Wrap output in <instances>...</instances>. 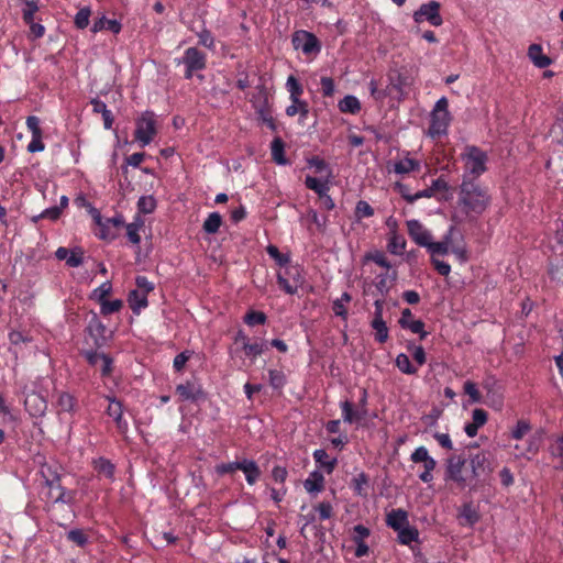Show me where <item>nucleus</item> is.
Returning a JSON list of instances; mask_svg holds the SVG:
<instances>
[{
  "instance_id": "17",
  "label": "nucleus",
  "mask_w": 563,
  "mask_h": 563,
  "mask_svg": "<svg viewBox=\"0 0 563 563\" xmlns=\"http://www.w3.org/2000/svg\"><path fill=\"white\" fill-rule=\"evenodd\" d=\"M372 328L375 330V339L384 343L388 339V328L383 319V303L375 301V314L372 321Z\"/></svg>"
},
{
  "instance_id": "54",
  "label": "nucleus",
  "mask_w": 563,
  "mask_h": 563,
  "mask_svg": "<svg viewBox=\"0 0 563 563\" xmlns=\"http://www.w3.org/2000/svg\"><path fill=\"white\" fill-rule=\"evenodd\" d=\"M67 538L79 547H84L88 541L86 533L79 529L70 530Z\"/></svg>"
},
{
  "instance_id": "43",
  "label": "nucleus",
  "mask_w": 563,
  "mask_h": 563,
  "mask_svg": "<svg viewBox=\"0 0 563 563\" xmlns=\"http://www.w3.org/2000/svg\"><path fill=\"white\" fill-rule=\"evenodd\" d=\"M398 539L402 544H409L415 541L418 537V532L416 529L409 527V525L402 527V529L397 530Z\"/></svg>"
},
{
  "instance_id": "46",
  "label": "nucleus",
  "mask_w": 563,
  "mask_h": 563,
  "mask_svg": "<svg viewBox=\"0 0 563 563\" xmlns=\"http://www.w3.org/2000/svg\"><path fill=\"white\" fill-rule=\"evenodd\" d=\"M374 216V209L364 200H360L355 207L356 221Z\"/></svg>"
},
{
  "instance_id": "64",
  "label": "nucleus",
  "mask_w": 563,
  "mask_h": 563,
  "mask_svg": "<svg viewBox=\"0 0 563 563\" xmlns=\"http://www.w3.org/2000/svg\"><path fill=\"white\" fill-rule=\"evenodd\" d=\"M551 136L558 143L563 144V118L559 119L551 129Z\"/></svg>"
},
{
  "instance_id": "44",
  "label": "nucleus",
  "mask_w": 563,
  "mask_h": 563,
  "mask_svg": "<svg viewBox=\"0 0 563 563\" xmlns=\"http://www.w3.org/2000/svg\"><path fill=\"white\" fill-rule=\"evenodd\" d=\"M428 252L434 257V255H446L450 252L449 242H432L430 240L429 245L426 246Z\"/></svg>"
},
{
  "instance_id": "6",
  "label": "nucleus",
  "mask_w": 563,
  "mask_h": 563,
  "mask_svg": "<svg viewBox=\"0 0 563 563\" xmlns=\"http://www.w3.org/2000/svg\"><path fill=\"white\" fill-rule=\"evenodd\" d=\"M397 187L401 196L410 202L424 197H437L438 199L442 200L449 199L452 196L450 188L443 178H437L433 180L431 187L424 190H419L413 195H411L408 189L399 183H397Z\"/></svg>"
},
{
  "instance_id": "31",
  "label": "nucleus",
  "mask_w": 563,
  "mask_h": 563,
  "mask_svg": "<svg viewBox=\"0 0 563 563\" xmlns=\"http://www.w3.org/2000/svg\"><path fill=\"white\" fill-rule=\"evenodd\" d=\"M338 107L343 113L355 114L361 110V102L355 96L349 95L340 100Z\"/></svg>"
},
{
  "instance_id": "3",
  "label": "nucleus",
  "mask_w": 563,
  "mask_h": 563,
  "mask_svg": "<svg viewBox=\"0 0 563 563\" xmlns=\"http://www.w3.org/2000/svg\"><path fill=\"white\" fill-rule=\"evenodd\" d=\"M276 278L278 286L288 295L297 294L305 284L303 269L297 264H289L285 268H279Z\"/></svg>"
},
{
  "instance_id": "15",
  "label": "nucleus",
  "mask_w": 563,
  "mask_h": 563,
  "mask_svg": "<svg viewBox=\"0 0 563 563\" xmlns=\"http://www.w3.org/2000/svg\"><path fill=\"white\" fill-rule=\"evenodd\" d=\"M406 224L408 234L416 244L423 247L429 245L430 240H432V234L420 221L412 219L408 220Z\"/></svg>"
},
{
  "instance_id": "9",
  "label": "nucleus",
  "mask_w": 563,
  "mask_h": 563,
  "mask_svg": "<svg viewBox=\"0 0 563 563\" xmlns=\"http://www.w3.org/2000/svg\"><path fill=\"white\" fill-rule=\"evenodd\" d=\"M292 46L301 51L305 55H317L321 51V45L317 36L308 31L300 30L292 34Z\"/></svg>"
},
{
  "instance_id": "34",
  "label": "nucleus",
  "mask_w": 563,
  "mask_h": 563,
  "mask_svg": "<svg viewBox=\"0 0 563 563\" xmlns=\"http://www.w3.org/2000/svg\"><path fill=\"white\" fill-rule=\"evenodd\" d=\"M58 413L73 412L75 410V398L68 393H60L56 401Z\"/></svg>"
},
{
  "instance_id": "25",
  "label": "nucleus",
  "mask_w": 563,
  "mask_h": 563,
  "mask_svg": "<svg viewBox=\"0 0 563 563\" xmlns=\"http://www.w3.org/2000/svg\"><path fill=\"white\" fill-rule=\"evenodd\" d=\"M144 225H145V221L140 214H136L134 217L133 221L131 223L126 224V227H125L126 235L131 243L136 244V245L140 244L141 236H140L139 232L144 228Z\"/></svg>"
},
{
  "instance_id": "51",
  "label": "nucleus",
  "mask_w": 563,
  "mask_h": 563,
  "mask_svg": "<svg viewBox=\"0 0 563 563\" xmlns=\"http://www.w3.org/2000/svg\"><path fill=\"white\" fill-rule=\"evenodd\" d=\"M96 470L106 477L111 478L114 473V466L106 459H99L95 462Z\"/></svg>"
},
{
  "instance_id": "5",
  "label": "nucleus",
  "mask_w": 563,
  "mask_h": 563,
  "mask_svg": "<svg viewBox=\"0 0 563 563\" xmlns=\"http://www.w3.org/2000/svg\"><path fill=\"white\" fill-rule=\"evenodd\" d=\"M449 102L445 97L440 98L432 112L431 122L429 126V135L437 137L446 133L451 122V115L449 112Z\"/></svg>"
},
{
  "instance_id": "16",
  "label": "nucleus",
  "mask_w": 563,
  "mask_h": 563,
  "mask_svg": "<svg viewBox=\"0 0 563 563\" xmlns=\"http://www.w3.org/2000/svg\"><path fill=\"white\" fill-rule=\"evenodd\" d=\"M468 468L471 473V481L473 478L486 477L492 472L486 453L479 452L473 455L470 459Z\"/></svg>"
},
{
  "instance_id": "21",
  "label": "nucleus",
  "mask_w": 563,
  "mask_h": 563,
  "mask_svg": "<svg viewBox=\"0 0 563 563\" xmlns=\"http://www.w3.org/2000/svg\"><path fill=\"white\" fill-rule=\"evenodd\" d=\"M176 393L181 401H196L203 396L201 387L194 382H186L176 387Z\"/></svg>"
},
{
  "instance_id": "61",
  "label": "nucleus",
  "mask_w": 563,
  "mask_h": 563,
  "mask_svg": "<svg viewBox=\"0 0 563 563\" xmlns=\"http://www.w3.org/2000/svg\"><path fill=\"white\" fill-rule=\"evenodd\" d=\"M283 152H284V145L280 140H274L272 143V156L275 162L278 164H283Z\"/></svg>"
},
{
  "instance_id": "55",
  "label": "nucleus",
  "mask_w": 563,
  "mask_h": 563,
  "mask_svg": "<svg viewBox=\"0 0 563 563\" xmlns=\"http://www.w3.org/2000/svg\"><path fill=\"white\" fill-rule=\"evenodd\" d=\"M244 321L251 327L263 324L266 321V316L263 312L251 311L245 316Z\"/></svg>"
},
{
  "instance_id": "7",
  "label": "nucleus",
  "mask_w": 563,
  "mask_h": 563,
  "mask_svg": "<svg viewBox=\"0 0 563 563\" xmlns=\"http://www.w3.org/2000/svg\"><path fill=\"white\" fill-rule=\"evenodd\" d=\"M468 465L461 456L453 455L448 459L445 467V481H452L460 487H465L471 482Z\"/></svg>"
},
{
  "instance_id": "30",
  "label": "nucleus",
  "mask_w": 563,
  "mask_h": 563,
  "mask_svg": "<svg viewBox=\"0 0 563 563\" xmlns=\"http://www.w3.org/2000/svg\"><path fill=\"white\" fill-rule=\"evenodd\" d=\"M313 459L328 474H331L336 465V459H330L328 453L322 449H318L313 452Z\"/></svg>"
},
{
  "instance_id": "42",
  "label": "nucleus",
  "mask_w": 563,
  "mask_h": 563,
  "mask_svg": "<svg viewBox=\"0 0 563 563\" xmlns=\"http://www.w3.org/2000/svg\"><path fill=\"white\" fill-rule=\"evenodd\" d=\"M90 15L91 10L89 7L81 8L75 15V25L80 30L86 29L89 25Z\"/></svg>"
},
{
  "instance_id": "4",
  "label": "nucleus",
  "mask_w": 563,
  "mask_h": 563,
  "mask_svg": "<svg viewBox=\"0 0 563 563\" xmlns=\"http://www.w3.org/2000/svg\"><path fill=\"white\" fill-rule=\"evenodd\" d=\"M90 216L99 229L96 235L104 241H113L118 236L119 229L124 225V218L121 214L103 219L98 209H91Z\"/></svg>"
},
{
  "instance_id": "8",
  "label": "nucleus",
  "mask_w": 563,
  "mask_h": 563,
  "mask_svg": "<svg viewBox=\"0 0 563 563\" xmlns=\"http://www.w3.org/2000/svg\"><path fill=\"white\" fill-rule=\"evenodd\" d=\"M177 64H183L186 67L185 78L190 79L195 71L202 70L207 65V56L197 47H189L185 51L184 56L176 60Z\"/></svg>"
},
{
  "instance_id": "14",
  "label": "nucleus",
  "mask_w": 563,
  "mask_h": 563,
  "mask_svg": "<svg viewBox=\"0 0 563 563\" xmlns=\"http://www.w3.org/2000/svg\"><path fill=\"white\" fill-rule=\"evenodd\" d=\"M465 167L475 175H481L486 172V154L477 147H470L465 154Z\"/></svg>"
},
{
  "instance_id": "11",
  "label": "nucleus",
  "mask_w": 563,
  "mask_h": 563,
  "mask_svg": "<svg viewBox=\"0 0 563 563\" xmlns=\"http://www.w3.org/2000/svg\"><path fill=\"white\" fill-rule=\"evenodd\" d=\"M306 186L318 194L324 209L332 210L334 208V202L328 194L330 190L329 178H306Z\"/></svg>"
},
{
  "instance_id": "28",
  "label": "nucleus",
  "mask_w": 563,
  "mask_h": 563,
  "mask_svg": "<svg viewBox=\"0 0 563 563\" xmlns=\"http://www.w3.org/2000/svg\"><path fill=\"white\" fill-rule=\"evenodd\" d=\"M528 55L532 63L539 68H544L551 64V59L542 53V47L538 44L530 45Z\"/></svg>"
},
{
  "instance_id": "20",
  "label": "nucleus",
  "mask_w": 563,
  "mask_h": 563,
  "mask_svg": "<svg viewBox=\"0 0 563 563\" xmlns=\"http://www.w3.org/2000/svg\"><path fill=\"white\" fill-rule=\"evenodd\" d=\"M107 399L109 400V406L107 408L108 416L113 418V420L115 421L117 428L121 433L126 432L128 422L122 418V415H123L122 404L120 401H118L117 399L111 398L109 396H107Z\"/></svg>"
},
{
  "instance_id": "56",
  "label": "nucleus",
  "mask_w": 563,
  "mask_h": 563,
  "mask_svg": "<svg viewBox=\"0 0 563 563\" xmlns=\"http://www.w3.org/2000/svg\"><path fill=\"white\" fill-rule=\"evenodd\" d=\"M199 44L213 49L214 48V37L212 36L211 32L207 29H203L198 33Z\"/></svg>"
},
{
  "instance_id": "22",
  "label": "nucleus",
  "mask_w": 563,
  "mask_h": 563,
  "mask_svg": "<svg viewBox=\"0 0 563 563\" xmlns=\"http://www.w3.org/2000/svg\"><path fill=\"white\" fill-rule=\"evenodd\" d=\"M303 487L310 495H317L324 488V476L319 471L311 472L303 482Z\"/></svg>"
},
{
  "instance_id": "40",
  "label": "nucleus",
  "mask_w": 563,
  "mask_h": 563,
  "mask_svg": "<svg viewBox=\"0 0 563 563\" xmlns=\"http://www.w3.org/2000/svg\"><path fill=\"white\" fill-rule=\"evenodd\" d=\"M396 366L405 374L412 375L417 373V368L411 364L408 355L400 353L396 357Z\"/></svg>"
},
{
  "instance_id": "19",
  "label": "nucleus",
  "mask_w": 563,
  "mask_h": 563,
  "mask_svg": "<svg viewBox=\"0 0 563 563\" xmlns=\"http://www.w3.org/2000/svg\"><path fill=\"white\" fill-rule=\"evenodd\" d=\"M399 323L404 329H408L412 333L420 334L421 339H424L428 334L424 331V323L421 320L413 319V316L409 309L402 310Z\"/></svg>"
},
{
  "instance_id": "10",
  "label": "nucleus",
  "mask_w": 563,
  "mask_h": 563,
  "mask_svg": "<svg viewBox=\"0 0 563 563\" xmlns=\"http://www.w3.org/2000/svg\"><path fill=\"white\" fill-rule=\"evenodd\" d=\"M410 459L413 463L422 464L423 472L419 475V478L423 483H430L433 479L432 472L437 466V462L429 455L428 450L424 446H419L412 452Z\"/></svg>"
},
{
  "instance_id": "36",
  "label": "nucleus",
  "mask_w": 563,
  "mask_h": 563,
  "mask_svg": "<svg viewBox=\"0 0 563 563\" xmlns=\"http://www.w3.org/2000/svg\"><path fill=\"white\" fill-rule=\"evenodd\" d=\"M156 209V200L153 196H142L137 201V214H150Z\"/></svg>"
},
{
  "instance_id": "48",
  "label": "nucleus",
  "mask_w": 563,
  "mask_h": 563,
  "mask_svg": "<svg viewBox=\"0 0 563 563\" xmlns=\"http://www.w3.org/2000/svg\"><path fill=\"white\" fill-rule=\"evenodd\" d=\"M99 303L101 306V309H100L101 313L104 316L118 312L123 306V302L120 299H115V300H111V301L106 299L104 301H101Z\"/></svg>"
},
{
  "instance_id": "24",
  "label": "nucleus",
  "mask_w": 563,
  "mask_h": 563,
  "mask_svg": "<svg viewBox=\"0 0 563 563\" xmlns=\"http://www.w3.org/2000/svg\"><path fill=\"white\" fill-rule=\"evenodd\" d=\"M394 172L397 174L420 172V162L407 155L394 164Z\"/></svg>"
},
{
  "instance_id": "2",
  "label": "nucleus",
  "mask_w": 563,
  "mask_h": 563,
  "mask_svg": "<svg viewBox=\"0 0 563 563\" xmlns=\"http://www.w3.org/2000/svg\"><path fill=\"white\" fill-rule=\"evenodd\" d=\"M158 128V118L153 111L142 112L135 119L134 141L145 147L155 139Z\"/></svg>"
},
{
  "instance_id": "38",
  "label": "nucleus",
  "mask_w": 563,
  "mask_h": 563,
  "mask_svg": "<svg viewBox=\"0 0 563 563\" xmlns=\"http://www.w3.org/2000/svg\"><path fill=\"white\" fill-rule=\"evenodd\" d=\"M266 251L268 255L280 266V268H285L290 264L289 255L280 253L277 246L271 244L267 246Z\"/></svg>"
},
{
  "instance_id": "52",
  "label": "nucleus",
  "mask_w": 563,
  "mask_h": 563,
  "mask_svg": "<svg viewBox=\"0 0 563 563\" xmlns=\"http://www.w3.org/2000/svg\"><path fill=\"white\" fill-rule=\"evenodd\" d=\"M464 391L470 396L472 402H481L482 395L475 383L467 380L464 383Z\"/></svg>"
},
{
  "instance_id": "63",
  "label": "nucleus",
  "mask_w": 563,
  "mask_h": 563,
  "mask_svg": "<svg viewBox=\"0 0 563 563\" xmlns=\"http://www.w3.org/2000/svg\"><path fill=\"white\" fill-rule=\"evenodd\" d=\"M487 412L483 409H474L472 412V422L478 428L483 427L487 422Z\"/></svg>"
},
{
  "instance_id": "13",
  "label": "nucleus",
  "mask_w": 563,
  "mask_h": 563,
  "mask_svg": "<svg viewBox=\"0 0 563 563\" xmlns=\"http://www.w3.org/2000/svg\"><path fill=\"white\" fill-rule=\"evenodd\" d=\"M486 390L485 404L495 410H501L504 406V393L501 386L494 379L487 378L483 383Z\"/></svg>"
},
{
  "instance_id": "62",
  "label": "nucleus",
  "mask_w": 563,
  "mask_h": 563,
  "mask_svg": "<svg viewBox=\"0 0 563 563\" xmlns=\"http://www.w3.org/2000/svg\"><path fill=\"white\" fill-rule=\"evenodd\" d=\"M26 126L31 131L32 136H42V130L40 128V119L35 115H30L26 119Z\"/></svg>"
},
{
  "instance_id": "50",
  "label": "nucleus",
  "mask_w": 563,
  "mask_h": 563,
  "mask_svg": "<svg viewBox=\"0 0 563 563\" xmlns=\"http://www.w3.org/2000/svg\"><path fill=\"white\" fill-rule=\"evenodd\" d=\"M366 260L372 261L375 264H377L380 267H384L386 269H389L391 267L389 261L387 260L385 254L380 251H375V252L368 253L366 255Z\"/></svg>"
},
{
  "instance_id": "26",
  "label": "nucleus",
  "mask_w": 563,
  "mask_h": 563,
  "mask_svg": "<svg viewBox=\"0 0 563 563\" xmlns=\"http://www.w3.org/2000/svg\"><path fill=\"white\" fill-rule=\"evenodd\" d=\"M309 113V106L307 101L297 99L291 100V104L286 108V114L288 117H295L299 114V122L303 123Z\"/></svg>"
},
{
  "instance_id": "35",
  "label": "nucleus",
  "mask_w": 563,
  "mask_h": 563,
  "mask_svg": "<svg viewBox=\"0 0 563 563\" xmlns=\"http://www.w3.org/2000/svg\"><path fill=\"white\" fill-rule=\"evenodd\" d=\"M341 409L343 421L347 423L360 421L364 416V413L354 410L352 404L347 400L341 404Z\"/></svg>"
},
{
  "instance_id": "33",
  "label": "nucleus",
  "mask_w": 563,
  "mask_h": 563,
  "mask_svg": "<svg viewBox=\"0 0 563 563\" xmlns=\"http://www.w3.org/2000/svg\"><path fill=\"white\" fill-rule=\"evenodd\" d=\"M460 518L463 525L473 526L479 520V515L472 504H465L461 508Z\"/></svg>"
},
{
  "instance_id": "59",
  "label": "nucleus",
  "mask_w": 563,
  "mask_h": 563,
  "mask_svg": "<svg viewBox=\"0 0 563 563\" xmlns=\"http://www.w3.org/2000/svg\"><path fill=\"white\" fill-rule=\"evenodd\" d=\"M82 263V251L80 249H74L69 252L66 260V264L70 267H78Z\"/></svg>"
},
{
  "instance_id": "45",
  "label": "nucleus",
  "mask_w": 563,
  "mask_h": 563,
  "mask_svg": "<svg viewBox=\"0 0 563 563\" xmlns=\"http://www.w3.org/2000/svg\"><path fill=\"white\" fill-rule=\"evenodd\" d=\"M111 291H112L111 283L104 282L92 291L91 298L97 300L98 302H101L107 299V296H109L111 294Z\"/></svg>"
},
{
  "instance_id": "18",
  "label": "nucleus",
  "mask_w": 563,
  "mask_h": 563,
  "mask_svg": "<svg viewBox=\"0 0 563 563\" xmlns=\"http://www.w3.org/2000/svg\"><path fill=\"white\" fill-rule=\"evenodd\" d=\"M24 405L25 409L32 417H42L47 409L46 399L36 393L27 395L25 397Z\"/></svg>"
},
{
  "instance_id": "27",
  "label": "nucleus",
  "mask_w": 563,
  "mask_h": 563,
  "mask_svg": "<svg viewBox=\"0 0 563 563\" xmlns=\"http://www.w3.org/2000/svg\"><path fill=\"white\" fill-rule=\"evenodd\" d=\"M386 522L390 528H393L396 531L402 529V527L408 525L407 512L402 509L391 510L387 515Z\"/></svg>"
},
{
  "instance_id": "58",
  "label": "nucleus",
  "mask_w": 563,
  "mask_h": 563,
  "mask_svg": "<svg viewBox=\"0 0 563 563\" xmlns=\"http://www.w3.org/2000/svg\"><path fill=\"white\" fill-rule=\"evenodd\" d=\"M369 530L363 525H356L353 528L352 539L355 543L365 542V539L368 538Z\"/></svg>"
},
{
  "instance_id": "29",
  "label": "nucleus",
  "mask_w": 563,
  "mask_h": 563,
  "mask_svg": "<svg viewBox=\"0 0 563 563\" xmlns=\"http://www.w3.org/2000/svg\"><path fill=\"white\" fill-rule=\"evenodd\" d=\"M129 305L134 312H140L147 306V295L144 291L131 290L128 298Z\"/></svg>"
},
{
  "instance_id": "53",
  "label": "nucleus",
  "mask_w": 563,
  "mask_h": 563,
  "mask_svg": "<svg viewBox=\"0 0 563 563\" xmlns=\"http://www.w3.org/2000/svg\"><path fill=\"white\" fill-rule=\"evenodd\" d=\"M308 166L313 170V173L322 174L328 172V164L319 156L309 158Z\"/></svg>"
},
{
  "instance_id": "12",
  "label": "nucleus",
  "mask_w": 563,
  "mask_h": 563,
  "mask_svg": "<svg viewBox=\"0 0 563 563\" xmlns=\"http://www.w3.org/2000/svg\"><path fill=\"white\" fill-rule=\"evenodd\" d=\"M413 20L417 23L428 21L433 26H440L443 22L440 15V3L430 1L422 4L413 14Z\"/></svg>"
},
{
  "instance_id": "37",
  "label": "nucleus",
  "mask_w": 563,
  "mask_h": 563,
  "mask_svg": "<svg viewBox=\"0 0 563 563\" xmlns=\"http://www.w3.org/2000/svg\"><path fill=\"white\" fill-rule=\"evenodd\" d=\"M221 224H222V218H221L220 213L212 212L205 220L203 230L209 234H213L219 231Z\"/></svg>"
},
{
  "instance_id": "23",
  "label": "nucleus",
  "mask_w": 563,
  "mask_h": 563,
  "mask_svg": "<svg viewBox=\"0 0 563 563\" xmlns=\"http://www.w3.org/2000/svg\"><path fill=\"white\" fill-rule=\"evenodd\" d=\"M122 25L118 20L107 19L104 15H102L95 20L91 26V32L98 33L102 30H109L112 33L118 34L120 33Z\"/></svg>"
},
{
  "instance_id": "47",
  "label": "nucleus",
  "mask_w": 563,
  "mask_h": 563,
  "mask_svg": "<svg viewBox=\"0 0 563 563\" xmlns=\"http://www.w3.org/2000/svg\"><path fill=\"white\" fill-rule=\"evenodd\" d=\"M269 384L275 389H282L286 384V376L282 371L271 369L268 372Z\"/></svg>"
},
{
  "instance_id": "60",
  "label": "nucleus",
  "mask_w": 563,
  "mask_h": 563,
  "mask_svg": "<svg viewBox=\"0 0 563 563\" xmlns=\"http://www.w3.org/2000/svg\"><path fill=\"white\" fill-rule=\"evenodd\" d=\"M191 354H192V352L185 351V352H181L178 355H176L174 358V363H173L175 371L180 372L185 367V365L188 362V360L190 358Z\"/></svg>"
},
{
  "instance_id": "41",
  "label": "nucleus",
  "mask_w": 563,
  "mask_h": 563,
  "mask_svg": "<svg viewBox=\"0 0 563 563\" xmlns=\"http://www.w3.org/2000/svg\"><path fill=\"white\" fill-rule=\"evenodd\" d=\"M286 87L289 92L290 100L300 99V96L302 95L303 89L294 76L288 77Z\"/></svg>"
},
{
  "instance_id": "57",
  "label": "nucleus",
  "mask_w": 563,
  "mask_h": 563,
  "mask_svg": "<svg viewBox=\"0 0 563 563\" xmlns=\"http://www.w3.org/2000/svg\"><path fill=\"white\" fill-rule=\"evenodd\" d=\"M314 509L318 511L319 518L321 520H327L331 518L333 515V507L329 501L320 503L319 505L316 506Z\"/></svg>"
},
{
  "instance_id": "32",
  "label": "nucleus",
  "mask_w": 563,
  "mask_h": 563,
  "mask_svg": "<svg viewBox=\"0 0 563 563\" xmlns=\"http://www.w3.org/2000/svg\"><path fill=\"white\" fill-rule=\"evenodd\" d=\"M406 240L398 232L389 234L388 238V251L394 255H401L406 249Z\"/></svg>"
},
{
  "instance_id": "39",
  "label": "nucleus",
  "mask_w": 563,
  "mask_h": 563,
  "mask_svg": "<svg viewBox=\"0 0 563 563\" xmlns=\"http://www.w3.org/2000/svg\"><path fill=\"white\" fill-rule=\"evenodd\" d=\"M351 301V296L347 292H343L340 298L333 302V311L335 316L346 319L347 311L345 305Z\"/></svg>"
},
{
  "instance_id": "1",
  "label": "nucleus",
  "mask_w": 563,
  "mask_h": 563,
  "mask_svg": "<svg viewBox=\"0 0 563 563\" xmlns=\"http://www.w3.org/2000/svg\"><path fill=\"white\" fill-rule=\"evenodd\" d=\"M487 194L473 179L465 180L461 187L460 203L466 213L479 214L488 205Z\"/></svg>"
},
{
  "instance_id": "49",
  "label": "nucleus",
  "mask_w": 563,
  "mask_h": 563,
  "mask_svg": "<svg viewBox=\"0 0 563 563\" xmlns=\"http://www.w3.org/2000/svg\"><path fill=\"white\" fill-rule=\"evenodd\" d=\"M531 429L527 420H519L511 431V437L515 440H521Z\"/></svg>"
}]
</instances>
